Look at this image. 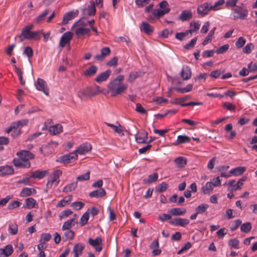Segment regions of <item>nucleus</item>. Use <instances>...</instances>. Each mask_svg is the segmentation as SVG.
Segmentation results:
<instances>
[{
  "mask_svg": "<svg viewBox=\"0 0 257 257\" xmlns=\"http://www.w3.org/2000/svg\"><path fill=\"white\" fill-rule=\"evenodd\" d=\"M124 78L123 75H119L108 83L107 87L111 96L120 95L127 88V85L122 83Z\"/></svg>",
  "mask_w": 257,
  "mask_h": 257,
  "instance_id": "1",
  "label": "nucleus"
},
{
  "mask_svg": "<svg viewBox=\"0 0 257 257\" xmlns=\"http://www.w3.org/2000/svg\"><path fill=\"white\" fill-rule=\"evenodd\" d=\"M225 3L224 0H219L214 5L211 3H204L199 6L197 9V13L202 17L207 15L210 11H216L221 9L220 7Z\"/></svg>",
  "mask_w": 257,
  "mask_h": 257,
  "instance_id": "2",
  "label": "nucleus"
},
{
  "mask_svg": "<svg viewBox=\"0 0 257 257\" xmlns=\"http://www.w3.org/2000/svg\"><path fill=\"white\" fill-rule=\"evenodd\" d=\"M249 11L246 7L242 4L231 9V16L233 20H244L248 16Z\"/></svg>",
  "mask_w": 257,
  "mask_h": 257,
  "instance_id": "3",
  "label": "nucleus"
},
{
  "mask_svg": "<svg viewBox=\"0 0 257 257\" xmlns=\"http://www.w3.org/2000/svg\"><path fill=\"white\" fill-rule=\"evenodd\" d=\"M62 175V172L60 170L54 171L48 178L47 187L48 189L56 187L60 182V177Z\"/></svg>",
  "mask_w": 257,
  "mask_h": 257,
  "instance_id": "4",
  "label": "nucleus"
},
{
  "mask_svg": "<svg viewBox=\"0 0 257 257\" xmlns=\"http://www.w3.org/2000/svg\"><path fill=\"white\" fill-rule=\"evenodd\" d=\"M169 13V9L166 10H160V9H155L153 11L152 13L149 14L147 17V20L152 22L154 21L155 18L159 19L164 15L168 14Z\"/></svg>",
  "mask_w": 257,
  "mask_h": 257,
  "instance_id": "5",
  "label": "nucleus"
},
{
  "mask_svg": "<svg viewBox=\"0 0 257 257\" xmlns=\"http://www.w3.org/2000/svg\"><path fill=\"white\" fill-rule=\"evenodd\" d=\"M21 36L23 37V39H34L35 40H39L41 39V32L25 30L22 31Z\"/></svg>",
  "mask_w": 257,
  "mask_h": 257,
  "instance_id": "6",
  "label": "nucleus"
},
{
  "mask_svg": "<svg viewBox=\"0 0 257 257\" xmlns=\"http://www.w3.org/2000/svg\"><path fill=\"white\" fill-rule=\"evenodd\" d=\"M78 155L75 151L62 156L59 158L60 162L64 164H68L77 160Z\"/></svg>",
  "mask_w": 257,
  "mask_h": 257,
  "instance_id": "7",
  "label": "nucleus"
},
{
  "mask_svg": "<svg viewBox=\"0 0 257 257\" xmlns=\"http://www.w3.org/2000/svg\"><path fill=\"white\" fill-rule=\"evenodd\" d=\"M35 85L37 90L43 92L46 95H49V91L47 88V83L43 79L38 78Z\"/></svg>",
  "mask_w": 257,
  "mask_h": 257,
  "instance_id": "8",
  "label": "nucleus"
},
{
  "mask_svg": "<svg viewBox=\"0 0 257 257\" xmlns=\"http://www.w3.org/2000/svg\"><path fill=\"white\" fill-rule=\"evenodd\" d=\"M18 159L24 160L25 162H30V160L33 159L35 155L29 151L21 150L16 154Z\"/></svg>",
  "mask_w": 257,
  "mask_h": 257,
  "instance_id": "9",
  "label": "nucleus"
},
{
  "mask_svg": "<svg viewBox=\"0 0 257 257\" xmlns=\"http://www.w3.org/2000/svg\"><path fill=\"white\" fill-rule=\"evenodd\" d=\"M88 243L94 247L96 251L100 252L102 249V239L100 237H97L93 239L91 238L88 239Z\"/></svg>",
  "mask_w": 257,
  "mask_h": 257,
  "instance_id": "10",
  "label": "nucleus"
},
{
  "mask_svg": "<svg viewBox=\"0 0 257 257\" xmlns=\"http://www.w3.org/2000/svg\"><path fill=\"white\" fill-rule=\"evenodd\" d=\"M75 35L77 37H80L84 35H90V29L82 26L80 27H73Z\"/></svg>",
  "mask_w": 257,
  "mask_h": 257,
  "instance_id": "11",
  "label": "nucleus"
},
{
  "mask_svg": "<svg viewBox=\"0 0 257 257\" xmlns=\"http://www.w3.org/2000/svg\"><path fill=\"white\" fill-rule=\"evenodd\" d=\"M92 146L90 143H86L80 145L75 151L76 154L84 155L91 151Z\"/></svg>",
  "mask_w": 257,
  "mask_h": 257,
  "instance_id": "12",
  "label": "nucleus"
},
{
  "mask_svg": "<svg viewBox=\"0 0 257 257\" xmlns=\"http://www.w3.org/2000/svg\"><path fill=\"white\" fill-rule=\"evenodd\" d=\"M73 34L71 32H67L63 34L61 36L59 45L60 47L63 48L66 45L70 43V40L72 38Z\"/></svg>",
  "mask_w": 257,
  "mask_h": 257,
  "instance_id": "13",
  "label": "nucleus"
},
{
  "mask_svg": "<svg viewBox=\"0 0 257 257\" xmlns=\"http://www.w3.org/2000/svg\"><path fill=\"white\" fill-rule=\"evenodd\" d=\"M190 221L188 219L175 218L170 221V223L173 225L184 227L189 223Z\"/></svg>",
  "mask_w": 257,
  "mask_h": 257,
  "instance_id": "14",
  "label": "nucleus"
},
{
  "mask_svg": "<svg viewBox=\"0 0 257 257\" xmlns=\"http://www.w3.org/2000/svg\"><path fill=\"white\" fill-rule=\"evenodd\" d=\"M14 165L20 168H29L31 167L30 162H25L18 158H15L13 161Z\"/></svg>",
  "mask_w": 257,
  "mask_h": 257,
  "instance_id": "15",
  "label": "nucleus"
},
{
  "mask_svg": "<svg viewBox=\"0 0 257 257\" xmlns=\"http://www.w3.org/2000/svg\"><path fill=\"white\" fill-rule=\"evenodd\" d=\"M78 14V11H77L76 12H70L65 14L63 16V20L61 23L62 25H66L68 23L69 21L75 18Z\"/></svg>",
  "mask_w": 257,
  "mask_h": 257,
  "instance_id": "16",
  "label": "nucleus"
},
{
  "mask_svg": "<svg viewBox=\"0 0 257 257\" xmlns=\"http://www.w3.org/2000/svg\"><path fill=\"white\" fill-rule=\"evenodd\" d=\"M110 53V50L109 47H106L102 48L100 51V54L96 55L95 59L97 61H102L104 58L108 56Z\"/></svg>",
  "mask_w": 257,
  "mask_h": 257,
  "instance_id": "17",
  "label": "nucleus"
},
{
  "mask_svg": "<svg viewBox=\"0 0 257 257\" xmlns=\"http://www.w3.org/2000/svg\"><path fill=\"white\" fill-rule=\"evenodd\" d=\"M1 177L13 175L14 170L12 166L5 165L1 166Z\"/></svg>",
  "mask_w": 257,
  "mask_h": 257,
  "instance_id": "18",
  "label": "nucleus"
},
{
  "mask_svg": "<svg viewBox=\"0 0 257 257\" xmlns=\"http://www.w3.org/2000/svg\"><path fill=\"white\" fill-rule=\"evenodd\" d=\"M111 73V71L109 69L99 74L95 78V81L98 83L105 81L109 77Z\"/></svg>",
  "mask_w": 257,
  "mask_h": 257,
  "instance_id": "19",
  "label": "nucleus"
},
{
  "mask_svg": "<svg viewBox=\"0 0 257 257\" xmlns=\"http://www.w3.org/2000/svg\"><path fill=\"white\" fill-rule=\"evenodd\" d=\"M181 76L183 80H188L191 76V68L188 66H183L180 73Z\"/></svg>",
  "mask_w": 257,
  "mask_h": 257,
  "instance_id": "20",
  "label": "nucleus"
},
{
  "mask_svg": "<svg viewBox=\"0 0 257 257\" xmlns=\"http://www.w3.org/2000/svg\"><path fill=\"white\" fill-rule=\"evenodd\" d=\"M37 191L35 189L28 187L24 188L20 193V196L22 197L31 196L32 194H35Z\"/></svg>",
  "mask_w": 257,
  "mask_h": 257,
  "instance_id": "21",
  "label": "nucleus"
},
{
  "mask_svg": "<svg viewBox=\"0 0 257 257\" xmlns=\"http://www.w3.org/2000/svg\"><path fill=\"white\" fill-rule=\"evenodd\" d=\"M193 17L192 13L188 10H184L180 14L179 19L181 21H186L192 19Z\"/></svg>",
  "mask_w": 257,
  "mask_h": 257,
  "instance_id": "22",
  "label": "nucleus"
},
{
  "mask_svg": "<svg viewBox=\"0 0 257 257\" xmlns=\"http://www.w3.org/2000/svg\"><path fill=\"white\" fill-rule=\"evenodd\" d=\"M106 192L103 188H100L98 190H96L91 192L89 196L90 197L99 198L102 197L106 195Z\"/></svg>",
  "mask_w": 257,
  "mask_h": 257,
  "instance_id": "23",
  "label": "nucleus"
},
{
  "mask_svg": "<svg viewBox=\"0 0 257 257\" xmlns=\"http://www.w3.org/2000/svg\"><path fill=\"white\" fill-rule=\"evenodd\" d=\"M48 173V171L47 170H37L35 172H32L30 177L33 178L42 179L46 176Z\"/></svg>",
  "mask_w": 257,
  "mask_h": 257,
  "instance_id": "24",
  "label": "nucleus"
},
{
  "mask_svg": "<svg viewBox=\"0 0 257 257\" xmlns=\"http://www.w3.org/2000/svg\"><path fill=\"white\" fill-rule=\"evenodd\" d=\"M84 245L82 243H77L74 245L73 248V252L74 254V257H79L81 254L84 249Z\"/></svg>",
  "mask_w": 257,
  "mask_h": 257,
  "instance_id": "25",
  "label": "nucleus"
},
{
  "mask_svg": "<svg viewBox=\"0 0 257 257\" xmlns=\"http://www.w3.org/2000/svg\"><path fill=\"white\" fill-rule=\"evenodd\" d=\"M186 210L185 208H173L169 210V213L171 215L181 216L185 214Z\"/></svg>",
  "mask_w": 257,
  "mask_h": 257,
  "instance_id": "26",
  "label": "nucleus"
},
{
  "mask_svg": "<svg viewBox=\"0 0 257 257\" xmlns=\"http://www.w3.org/2000/svg\"><path fill=\"white\" fill-rule=\"evenodd\" d=\"M36 200L32 198H28L25 200V204L23 208L26 209H32L36 205Z\"/></svg>",
  "mask_w": 257,
  "mask_h": 257,
  "instance_id": "27",
  "label": "nucleus"
},
{
  "mask_svg": "<svg viewBox=\"0 0 257 257\" xmlns=\"http://www.w3.org/2000/svg\"><path fill=\"white\" fill-rule=\"evenodd\" d=\"M28 123V120L27 119H24L22 120H19L16 122H13L11 125L13 129L14 130H21L20 127L26 125Z\"/></svg>",
  "mask_w": 257,
  "mask_h": 257,
  "instance_id": "28",
  "label": "nucleus"
},
{
  "mask_svg": "<svg viewBox=\"0 0 257 257\" xmlns=\"http://www.w3.org/2000/svg\"><path fill=\"white\" fill-rule=\"evenodd\" d=\"M141 31L144 32L147 34H150L154 31L153 27L146 22H143L140 27Z\"/></svg>",
  "mask_w": 257,
  "mask_h": 257,
  "instance_id": "29",
  "label": "nucleus"
},
{
  "mask_svg": "<svg viewBox=\"0 0 257 257\" xmlns=\"http://www.w3.org/2000/svg\"><path fill=\"white\" fill-rule=\"evenodd\" d=\"M190 142V138L189 137L185 135H180L177 137V139L174 145H178L181 144L189 143Z\"/></svg>",
  "mask_w": 257,
  "mask_h": 257,
  "instance_id": "30",
  "label": "nucleus"
},
{
  "mask_svg": "<svg viewBox=\"0 0 257 257\" xmlns=\"http://www.w3.org/2000/svg\"><path fill=\"white\" fill-rule=\"evenodd\" d=\"M200 26V23L199 22H192L190 24V30H188L189 32L190 35L189 37H191L192 36V33L197 31L199 29Z\"/></svg>",
  "mask_w": 257,
  "mask_h": 257,
  "instance_id": "31",
  "label": "nucleus"
},
{
  "mask_svg": "<svg viewBox=\"0 0 257 257\" xmlns=\"http://www.w3.org/2000/svg\"><path fill=\"white\" fill-rule=\"evenodd\" d=\"M75 224V218L69 219L64 222L62 227V230H70V229L74 226Z\"/></svg>",
  "mask_w": 257,
  "mask_h": 257,
  "instance_id": "32",
  "label": "nucleus"
},
{
  "mask_svg": "<svg viewBox=\"0 0 257 257\" xmlns=\"http://www.w3.org/2000/svg\"><path fill=\"white\" fill-rule=\"evenodd\" d=\"M175 163L177 167L184 168L187 164V159L183 157H179L175 159Z\"/></svg>",
  "mask_w": 257,
  "mask_h": 257,
  "instance_id": "33",
  "label": "nucleus"
},
{
  "mask_svg": "<svg viewBox=\"0 0 257 257\" xmlns=\"http://www.w3.org/2000/svg\"><path fill=\"white\" fill-rule=\"evenodd\" d=\"M63 131L62 125L60 124H57L49 128V132L53 135H57Z\"/></svg>",
  "mask_w": 257,
  "mask_h": 257,
  "instance_id": "34",
  "label": "nucleus"
},
{
  "mask_svg": "<svg viewBox=\"0 0 257 257\" xmlns=\"http://www.w3.org/2000/svg\"><path fill=\"white\" fill-rule=\"evenodd\" d=\"M213 183L208 182L206 183L205 186L202 187V192L205 194H209L213 191Z\"/></svg>",
  "mask_w": 257,
  "mask_h": 257,
  "instance_id": "35",
  "label": "nucleus"
},
{
  "mask_svg": "<svg viewBox=\"0 0 257 257\" xmlns=\"http://www.w3.org/2000/svg\"><path fill=\"white\" fill-rule=\"evenodd\" d=\"M246 170L245 167H237L235 168L232 169L230 171V174L232 175L238 176L243 174Z\"/></svg>",
  "mask_w": 257,
  "mask_h": 257,
  "instance_id": "36",
  "label": "nucleus"
},
{
  "mask_svg": "<svg viewBox=\"0 0 257 257\" xmlns=\"http://www.w3.org/2000/svg\"><path fill=\"white\" fill-rule=\"evenodd\" d=\"M2 253H3L5 256H10L13 252V247L11 244L6 245L5 248L0 249Z\"/></svg>",
  "mask_w": 257,
  "mask_h": 257,
  "instance_id": "37",
  "label": "nucleus"
},
{
  "mask_svg": "<svg viewBox=\"0 0 257 257\" xmlns=\"http://www.w3.org/2000/svg\"><path fill=\"white\" fill-rule=\"evenodd\" d=\"M72 196L71 195L68 196L67 197L60 200L58 202L56 206L57 207H62L68 204L72 200Z\"/></svg>",
  "mask_w": 257,
  "mask_h": 257,
  "instance_id": "38",
  "label": "nucleus"
},
{
  "mask_svg": "<svg viewBox=\"0 0 257 257\" xmlns=\"http://www.w3.org/2000/svg\"><path fill=\"white\" fill-rule=\"evenodd\" d=\"M97 70V67L95 65H92L84 72L83 75L85 76H91L96 73Z\"/></svg>",
  "mask_w": 257,
  "mask_h": 257,
  "instance_id": "39",
  "label": "nucleus"
},
{
  "mask_svg": "<svg viewBox=\"0 0 257 257\" xmlns=\"http://www.w3.org/2000/svg\"><path fill=\"white\" fill-rule=\"evenodd\" d=\"M62 239L64 241H67L72 239L74 236L75 233L72 230H65Z\"/></svg>",
  "mask_w": 257,
  "mask_h": 257,
  "instance_id": "40",
  "label": "nucleus"
},
{
  "mask_svg": "<svg viewBox=\"0 0 257 257\" xmlns=\"http://www.w3.org/2000/svg\"><path fill=\"white\" fill-rule=\"evenodd\" d=\"M77 187V182H72L67 185L63 189V192L67 193L74 190Z\"/></svg>",
  "mask_w": 257,
  "mask_h": 257,
  "instance_id": "41",
  "label": "nucleus"
},
{
  "mask_svg": "<svg viewBox=\"0 0 257 257\" xmlns=\"http://www.w3.org/2000/svg\"><path fill=\"white\" fill-rule=\"evenodd\" d=\"M18 230V226L16 222L9 224L8 231L10 234L15 235L17 233Z\"/></svg>",
  "mask_w": 257,
  "mask_h": 257,
  "instance_id": "42",
  "label": "nucleus"
},
{
  "mask_svg": "<svg viewBox=\"0 0 257 257\" xmlns=\"http://www.w3.org/2000/svg\"><path fill=\"white\" fill-rule=\"evenodd\" d=\"M90 91V87H86L85 88H83L81 89L78 92V96L81 98V99H83L84 97L89 96V92Z\"/></svg>",
  "mask_w": 257,
  "mask_h": 257,
  "instance_id": "43",
  "label": "nucleus"
},
{
  "mask_svg": "<svg viewBox=\"0 0 257 257\" xmlns=\"http://www.w3.org/2000/svg\"><path fill=\"white\" fill-rule=\"evenodd\" d=\"M209 205L207 204L203 203L197 207L195 211L197 212V214H203L206 211Z\"/></svg>",
  "mask_w": 257,
  "mask_h": 257,
  "instance_id": "44",
  "label": "nucleus"
},
{
  "mask_svg": "<svg viewBox=\"0 0 257 257\" xmlns=\"http://www.w3.org/2000/svg\"><path fill=\"white\" fill-rule=\"evenodd\" d=\"M247 178L246 177H243L242 178H241V179H240L237 183L235 185V186H234V187L232 188L231 189H230V191L233 192V191H235L237 190H239V189H240L241 188V186L243 185V182L245 181H246Z\"/></svg>",
  "mask_w": 257,
  "mask_h": 257,
  "instance_id": "45",
  "label": "nucleus"
},
{
  "mask_svg": "<svg viewBox=\"0 0 257 257\" xmlns=\"http://www.w3.org/2000/svg\"><path fill=\"white\" fill-rule=\"evenodd\" d=\"M158 178V174L157 173H154L149 176L147 179H144V182L145 183H152L157 181Z\"/></svg>",
  "mask_w": 257,
  "mask_h": 257,
  "instance_id": "46",
  "label": "nucleus"
},
{
  "mask_svg": "<svg viewBox=\"0 0 257 257\" xmlns=\"http://www.w3.org/2000/svg\"><path fill=\"white\" fill-rule=\"evenodd\" d=\"M83 11H87L88 16H94L96 13V9L94 4L93 3L89 6L87 9H83Z\"/></svg>",
  "mask_w": 257,
  "mask_h": 257,
  "instance_id": "47",
  "label": "nucleus"
},
{
  "mask_svg": "<svg viewBox=\"0 0 257 257\" xmlns=\"http://www.w3.org/2000/svg\"><path fill=\"white\" fill-rule=\"evenodd\" d=\"M189 35H190V34H189V32H188V30H187L184 32L176 33L175 38L180 41H183L187 37L188 38H189Z\"/></svg>",
  "mask_w": 257,
  "mask_h": 257,
  "instance_id": "48",
  "label": "nucleus"
},
{
  "mask_svg": "<svg viewBox=\"0 0 257 257\" xmlns=\"http://www.w3.org/2000/svg\"><path fill=\"white\" fill-rule=\"evenodd\" d=\"M239 241L237 238H233L229 240L228 242V245L231 248L238 249L239 248Z\"/></svg>",
  "mask_w": 257,
  "mask_h": 257,
  "instance_id": "49",
  "label": "nucleus"
},
{
  "mask_svg": "<svg viewBox=\"0 0 257 257\" xmlns=\"http://www.w3.org/2000/svg\"><path fill=\"white\" fill-rule=\"evenodd\" d=\"M251 229V224L250 222H246L242 224L240 227V230L243 232H248Z\"/></svg>",
  "mask_w": 257,
  "mask_h": 257,
  "instance_id": "50",
  "label": "nucleus"
},
{
  "mask_svg": "<svg viewBox=\"0 0 257 257\" xmlns=\"http://www.w3.org/2000/svg\"><path fill=\"white\" fill-rule=\"evenodd\" d=\"M89 212H86L81 217L79 223L81 226H84L87 223L89 219Z\"/></svg>",
  "mask_w": 257,
  "mask_h": 257,
  "instance_id": "51",
  "label": "nucleus"
},
{
  "mask_svg": "<svg viewBox=\"0 0 257 257\" xmlns=\"http://www.w3.org/2000/svg\"><path fill=\"white\" fill-rule=\"evenodd\" d=\"M105 123L107 126L111 127L115 133H117V134H118L119 135H123V133H122V130L121 128V126L120 125H119V127H118L116 126V125H114V124L110 123L105 122Z\"/></svg>",
  "mask_w": 257,
  "mask_h": 257,
  "instance_id": "52",
  "label": "nucleus"
},
{
  "mask_svg": "<svg viewBox=\"0 0 257 257\" xmlns=\"http://www.w3.org/2000/svg\"><path fill=\"white\" fill-rule=\"evenodd\" d=\"M49 11L48 9L44 10L42 13V14H41L37 17L36 20V23H39L42 20H43L44 18L46 17V16L49 14Z\"/></svg>",
  "mask_w": 257,
  "mask_h": 257,
  "instance_id": "53",
  "label": "nucleus"
},
{
  "mask_svg": "<svg viewBox=\"0 0 257 257\" xmlns=\"http://www.w3.org/2000/svg\"><path fill=\"white\" fill-rule=\"evenodd\" d=\"M23 54L26 55L29 58H32L33 56V50L30 46H27L23 52Z\"/></svg>",
  "mask_w": 257,
  "mask_h": 257,
  "instance_id": "54",
  "label": "nucleus"
},
{
  "mask_svg": "<svg viewBox=\"0 0 257 257\" xmlns=\"http://www.w3.org/2000/svg\"><path fill=\"white\" fill-rule=\"evenodd\" d=\"M21 204V203L20 201L15 200L12 202H11L8 206V208L10 210L15 209L17 207H19Z\"/></svg>",
  "mask_w": 257,
  "mask_h": 257,
  "instance_id": "55",
  "label": "nucleus"
},
{
  "mask_svg": "<svg viewBox=\"0 0 257 257\" xmlns=\"http://www.w3.org/2000/svg\"><path fill=\"white\" fill-rule=\"evenodd\" d=\"M229 48V45L225 44L216 49L215 52L217 54H223L225 53L226 51H227L228 50Z\"/></svg>",
  "mask_w": 257,
  "mask_h": 257,
  "instance_id": "56",
  "label": "nucleus"
},
{
  "mask_svg": "<svg viewBox=\"0 0 257 257\" xmlns=\"http://www.w3.org/2000/svg\"><path fill=\"white\" fill-rule=\"evenodd\" d=\"M168 185L165 182H162L159 184L156 188L157 191L159 192H162L165 191L168 188Z\"/></svg>",
  "mask_w": 257,
  "mask_h": 257,
  "instance_id": "57",
  "label": "nucleus"
},
{
  "mask_svg": "<svg viewBox=\"0 0 257 257\" xmlns=\"http://www.w3.org/2000/svg\"><path fill=\"white\" fill-rule=\"evenodd\" d=\"M147 139V133L144 135H138L136 137V140L138 143H144Z\"/></svg>",
  "mask_w": 257,
  "mask_h": 257,
  "instance_id": "58",
  "label": "nucleus"
},
{
  "mask_svg": "<svg viewBox=\"0 0 257 257\" xmlns=\"http://www.w3.org/2000/svg\"><path fill=\"white\" fill-rule=\"evenodd\" d=\"M246 42L245 39L242 37H240L235 42V46L238 48H240L243 47Z\"/></svg>",
  "mask_w": 257,
  "mask_h": 257,
  "instance_id": "59",
  "label": "nucleus"
},
{
  "mask_svg": "<svg viewBox=\"0 0 257 257\" xmlns=\"http://www.w3.org/2000/svg\"><path fill=\"white\" fill-rule=\"evenodd\" d=\"M238 0H227L226 3V6L227 8H232L234 9L235 7H237L236 5Z\"/></svg>",
  "mask_w": 257,
  "mask_h": 257,
  "instance_id": "60",
  "label": "nucleus"
},
{
  "mask_svg": "<svg viewBox=\"0 0 257 257\" xmlns=\"http://www.w3.org/2000/svg\"><path fill=\"white\" fill-rule=\"evenodd\" d=\"M90 178V173L87 172L84 174L80 175L77 177V180L80 181H83L88 180Z\"/></svg>",
  "mask_w": 257,
  "mask_h": 257,
  "instance_id": "61",
  "label": "nucleus"
},
{
  "mask_svg": "<svg viewBox=\"0 0 257 257\" xmlns=\"http://www.w3.org/2000/svg\"><path fill=\"white\" fill-rule=\"evenodd\" d=\"M196 42H197V38L192 39L190 42H189L188 43L186 44L184 46V48L186 49H190L194 47V45L196 43Z\"/></svg>",
  "mask_w": 257,
  "mask_h": 257,
  "instance_id": "62",
  "label": "nucleus"
},
{
  "mask_svg": "<svg viewBox=\"0 0 257 257\" xmlns=\"http://www.w3.org/2000/svg\"><path fill=\"white\" fill-rule=\"evenodd\" d=\"M84 206V203L81 202H74L71 204V206L76 210H80Z\"/></svg>",
  "mask_w": 257,
  "mask_h": 257,
  "instance_id": "63",
  "label": "nucleus"
},
{
  "mask_svg": "<svg viewBox=\"0 0 257 257\" xmlns=\"http://www.w3.org/2000/svg\"><path fill=\"white\" fill-rule=\"evenodd\" d=\"M138 77V73L137 72H132L130 73L127 81L130 83L133 82L135 79Z\"/></svg>",
  "mask_w": 257,
  "mask_h": 257,
  "instance_id": "64",
  "label": "nucleus"
}]
</instances>
